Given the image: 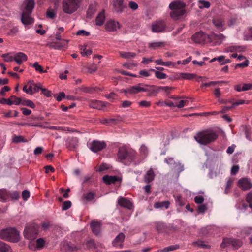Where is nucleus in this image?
Returning a JSON list of instances; mask_svg holds the SVG:
<instances>
[{"instance_id":"nucleus-12","label":"nucleus","mask_w":252,"mask_h":252,"mask_svg":"<svg viewBox=\"0 0 252 252\" xmlns=\"http://www.w3.org/2000/svg\"><path fill=\"white\" fill-rule=\"evenodd\" d=\"M238 186L244 191L249 190L252 186L251 181L246 178L240 179L238 182Z\"/></svg>"},{"instance_id":"nucleus-4","label":"nucleus","mask_w":252,"mask_h":252,"mask_svg":"<svg viewBox=\"0 0 252 252\" xmlns=\"http://www.w3.org/2000/svg\"><path fill=\"white\" fill-rule=\"evenodd\" d=\"M82 0H63L62 1V9L66 14H71L80 7Z\"/></svg>"},{"instance_id":"nucleus-23","label":"nucleus","mask_w":252,"mask_h":252,"mask_svg":"<svg viewBox=\"0 0 252 252\" xmlns=\"http://www.w3.org/2000/svg\"><path fill=\"white\" fill-rule=\"evenodd\" d=\"M93 232L96 235H98L100 231V222L97 221H92L90 224Z\"/></svg>"},{"instance_id":"nucleus-5","label":"nucleus","mask_w":252,"mask_h":252,"mask_svg":"<svg viewBox=\"0 0 252 252\" xmlns=\"http://www.w3.org/2000/svg\"><path fill=\"white\" fill-rule=\"evenodd\" d=\"M38 234V226L35 224L27 225L25 228L24 235L29 240L35 239Z\"/></svg>"},{"instance_id":"nucleus-59","label":"nucleus","mask_w":252,"mask_h":252,"mask_svg":"<svg viewBox=\"0 0 252 252\" xmlns=\"http://www.w3.org/2000/svg\"><path fill=\"white\" fill-rule=\"evenodd\" d=\"M42 88H43L42 87V85L40 83H36L35 84H33V94L34 93L38 92L39 90H42Z\"/></svg>"},{"instance_id":"nucleus-44","label":"nucleus","mask_w":252,"mask_h":252,"mask_svg":"<svg viewBox=\"0 0 252 252\" xmlns=\"http://www.w3.org/2000/svg\"><path fill=\"white\" fill-rule=\"evenodd\" d=\"M45 245V241L43 238L37 239L36 241V246L37 249H40L43 248Z\"/></svg>"},{"instance_id":"nucleus-25","label":"nucleus","mask_w":252,"mask_h":252,"mask_svg":"<svg viewBox=\"0 0 252 252\" xmlns=\"http://www.w3.org/2000/svg\"><path fill=\"white\" fill-rule=\"evenodd\" d=\"M105 20V11L103 10L96 16L95 19V24L97 26H102L104 24Z\"/></svg>"},{"instance_id":"nucleus-45","label":"nucleus","mask_w":252,"mask_h":252,"mask_svg":"<svg viewBox=\"0 0 252 252\" xmlns=\"http://www.w3.org/2000/svg\"><path fill=\"white\" fill-rule=\"evenodd\" d=\"M11 101H12V105L15 104L16 105H19L21 103V98L17 97L15 95L10 96Z\"/></svg>"},{"instance_id":"nucleus-3","label":"nucleus","mask_w":252,"mask_h":252,"mask_svg":"<svg viewBox=\"0 0 252 252\" xmlns=\"http://www.w3.org/2000/svg\"><path fill=\"white\" fill-rule=\"evenodd\" d=\"M0 238L16 243L19 241V233L13 228L3 229L0 231Z\"/></svg>"},{"instance_id":"nucleus-40","label":"nucleus","mask_w":252,"mask_h":252,"mask_svg":"<svg viewBox=\"0 0 252 252\" xmlns=\"http://www.w3.org/2000/svg\"><path fill=\"white\" fill-rule=\"evenodd\" d=\"M120 56L125 59L133 58L136 56V54L132 52H121L120 53Z\"/></svg>"},{"instance_id":"nucleus-30","label":"nucleus","mask_w":252,"mask_h":252,"mask_svg":"<svg viewBox=\"0 0 252 252\" xmlns=\"http://www.w3.org/2000/svg\"><path fill=\"white\" fill-rule=\"evenodd\" d=\"M96 10V9L95 5L93 4H90L87 11V17L91 18L92 16L95 13Z\"/></svg>"},{"instance_id":"nucleus-63","label":"nucleus","mask_w":252,"mask_h":252,"mask_svg":"<svg viewBox=\"0 0 252 252\" xmlns=\"http://www.w3.org/2000/svg\"><path fill=\"white\" fill-rule=\"evenodd\" d=\"M22 197L24 200H27L30 197V192L27 190H24L22 193Z\"/></svg>"},{"instance_id":"nucleus-61","label":"nucleus","mask_w":252,"mask_h":252,"mask_svg":"<svg viewBox=\"0 0 252 252\" xmlns=\"http://www.w3.org/2000/svg\"><path fill=\"white\" fill-rule=\"evenodd\" d=\"M105 96L108 99L113 100L117 96V94L114 92H111L109 94H105Z\"/></svg>"},{"instance_id":"nucleus-24","label":"nucleus","mask_w":252,"mask_h":252,"mask_svg":"<svg viewBox=\"0 0 252 252\" xmlns=\"http://www.w3.org/2000/svg\"><path fill=\"white\" fill-rule=\"evenodd\" d=\"M213 23L214 26L218 29H220L222 31L224 30L223 26L224 25V21L221 18H216L213 19Z\"/></svg>"},{"instance_id":"nucleus-39","label":"nucleus","mask_w":252,"mask_h":252,"mask_svg":"<svg viewBox=\"0 0 252 252\" xmlns=\"http://www.w3.org/2000/svg\"><path fill=\"white\" fill-rule=\"evenodd\" d=\"M150 71L155 72L156 77L159 79H164L167 77V75L165 73L159 71H155L154 69H150Z\"/></svg>"},{"instance_id":"nucleus-21","label":"nucleus","mask_w":252,"mask_h":252,"mask_svg":"<svg viewBox=\"0 0 252 252\" xmlns=\"http://www.w3.org/2000/svg\"><path fill=\"white\" fill-rule=\"evenodd\" d=\"M155 176V175L153 169L152 168H150L144 176V182L146 183H149L151 182L154 180Z\"/></svg>"},{"instance_id":"nucleus-34","label":"nucleus","mask_w":252,"mask_h":252,"mask_svg":"<svg viewBox=\"0 0 252 252\" xmlns=\"http://www.w3.org/2000/svg\"><path fill=\"white\" fill-rule=\"evenodd\" d=\"M170 202L168 201L163 202H157L154 204V207L155 208H160L165 207L166 209L168 208Z\"/></svg>"},{"instance_id":"nucleus-47","label":"nucleus","mask_w":252,"mask_h":252,"mask_svg":"<svg viewBox=\"0 0 252 252\" xmlns=\"http://www.w3.org/2000/svg\"><path fill=\"white\" fill-rule=\"evenodd\" d=\"M46 16L48 18L54 19L56 16V12L54 10H52L50 8H49L46 12Z\"/></svg>"},{"instance_id":"nucleus-33","label":"nucleus","mask_w":252,"mask_h":252,"mask_svg":"<svg viewBox=\"0 0 252 252\" xmlns=\"http://www.w3.org/2000/svg\"><path fill=\"white\" fill-rule=\"evenodd\" d=\"M96 89H98V88L93 87H88L84 86H82L79 88L80 91H82V92L89 94H93L94 92Z\"/></svg>"},{"instance_id":"nucleus-46","label":"nucleus","mask_w":252,"mask_h":252,"mask_svg":"<svg viewBox=\"0 0 252 252\" xmlns=\"http://www.w3.org/2000/svg\"><path fill=\"white\" fill-rule=\"evenodd\" d=\"M226 82L224 81H211L210 82H208V83H203L201 86V87L202 88L203 87H209L211 85H216L217 84H218V83H225Z\"/></svg>"},{"instance_id":"nucleus-38","label":"nucleus","mask_w":252,"mask_h":252,"mask_svg":"<svg viewBox=\"0 0 252 252\" xmlns=\"http://www.w3.org/2000/svg\"><path fill=\"white\" fill-rule=\"evenodd\" d=\"M10 250V247L6 243L0 241V252H8Z\"/></svg>"},{"instance_id":"nucleus-54","label":"nucleus","mask_w":252,"mask_h":252,"mask_svg":"<svg viewBox=\"0 0 252 252\" xmlns=\"http://www.w3.org/2000/svg\"><path fill=\"white\" fill-rule=\"evenodd\" d=\"M71 202L70 201H64L62 205V210L63 211L67 210L71 206Z\"/></svg>"},{"instance_id":"nucleus-53","label":"nucleus","mask_w":252,"mask_h":252,"mask_svg":"<svg viewBox=\"0 0 252 252\" xmlns=\"http://www.w3.org/2000/svg\"><path fill=\"white\" fill-rule=\"evenodd\" d=\"M219 40V35L215 33H212L210 35H208V41L207 42H212L213 40Z\"/></svg>"},{"instance_id":"nucleus-27","label":"nucleus","mask_w":252,"mask_h":252,"mask_svg":"<svg viewBox=\"0 0 252 252\" xmlns=\"http://www.w3.org/2000/svg\"><path fill=\"white\" fill-rule=\"evenodd\" d=\"M128 156V152L127 150L125 148H119L118 157V158L121 160H123L126 159Z\"/></svg>"},{"instance_id":"nucleus-26","label":"nucleus","mask_w":252,"mask_h":252,"mask_svg":"<svg viewBox=\"0 0 252 252\" xmlns=\"http://www.w3.org/2000/svg\"><path fill=\"white\" fill-rule=\"evenodd\" d=\"M143 85H145V84L139 83L137 85L130 87L131 94H136L139 92H144V86H143Z\"/></svg>"},{"instance_id":"nucleus-56","label":"nucleus","mask_w":252,"mask_h":252,"mask_svg":"<svg viewBox=\"0 0 252 252\" xmlns=\"http://www.w3.org/2000/svg\"><path fill=\"white\" fill-rule=\"evenodd\" d=\"M246 200L249 204V207L252 209V192H249L247 194Z\"/></svg>"},{"instance_id":"nucleus-42","label":"nucleus","mask_w":252,"mask_h":252,"mask_svg":"<svg viewBox=\"0 0 252 252\" xmlns=\"http://www.w3.org/2000/svg\"><path fill=\"white\" fill-rule=\"evenodd\" d=\"M165 46V43L163 42H157L151 43L149 45V47L151 48L156 49V48H159L160 47H163Z\"/></svg>"},{"instance_id":"nucleus-37","label":"nucleus","mask_w":252,"mask_h":252,"mask_svg":"<svg viewBox=\"0 0 252 252\" xmlns=\"http://www.w3.org/2000/svg\"><path fill=\"white\" fill-rule=\"evenodd\" d=\"M180 76L184 79L191 80L196 77V74L192 73H181L180 74Z\"/></svg>"},{"instance_id":"nucleus-8","label":"nucleus","mask_w":252,"mask_h":252,"mask_svg":"<svg viewBox=\"0 0 252 252\" xmlns=\"http://www.w3.org/2000/svg\"><path fill=\"white\" fill-rule=\"evenodd\" d=\"M144 86V92H147L148 96H156L159 93L158 86L156 85H150L145 84L143 85Z\"/></svg>"},{"instance_id":"nucleus-51","label":"nucleus","mask_w":252,"mask_h":252,"mask_svg":"<svg viewBox=\"0 0 252 252\" xmlns=\"http://www.w3.org/2000/svg\"><path fill=\"white\" fill-rule=\"evenodd\" d=\"M32 66L35 68L36 71L40 73L43 72V68L42 66L40 65L38 62L34 63L33 64H32Z\"/></svg>"},{"instance_id":"nucleus-18","label":"nucleus","mask_w":252,"mask_h":252,"mask_svg":"<svg viewBox=\"0 0 252 252\" xmlns=\"http://www.w3.org/2000/svg\"><path fill=\"white\" fill-rule=\"evenodd\" d=\"M122 179L116 176L105 175L103 177V182L107 185L115 184L117 181H121Z\"/></svg>"},{"instance_id":"nucleus-43","label":"nucleus","mask_w":252,"mask_h":252,"mask_svg":"<svg viewBox=\"0 0 252 252\" xmlns=\"http://www.w3.org/2000/svg\"><path fill=\"white\" fill-rule=\"evenodd\" d=\"M198 2L200 4L199 6V8L200 9H203L204 8H208L211 5V4L209 1H205L203 0H199Z\"/></svg>"},{"instance_id":"nucleus-57","label":"nucleus","mask_w":252,"mask_h":252,"mask_svg":"<svg viewBox=\"0 0 252 252\" xmlns=\"http://www.w3.org/2000/svg\"><path fill=\"white\" fill-rule=\"evenodd\" d=\"M0 103L2 104H7L8 105H12V101H11L10 97L8 98H1L0 99Z\"/></svg>"},{"instance_id":"nucleus-28","label":"nucleus","mask_w":252,"mask_h":252,"mask_svg":"<svg viewBox=\"0 0 252 252\" xmlns=\"http://www.w3.org/2000/svg\"><path fill=\"white\" fill-rule=\"evenodd\" d=\"M156 229L159 233H165L167 231V226L162 222H157L156 224Z\"/></svg>"},{"instance_id":"nucleus-20","label":"nucleus","mask_w":252,"mask_h":252,"mask_svg":"<svg viewBox=\"0 0 252 252\" xmlns=\"http://www.w3.org/2000/svg\"><path fill=\"white\" fill-rule=\"evenodd\" d=\"M31 14L22 12L21 20L24 25H30L32 24L34 19L30 17Z\"/></svg>"},{"instance_id":"nucleus-11","label":"nucleus","mask_w":252,"mask_h":252,"mask_svg":"<svg viewBox=\"0 0 252 252\" xmlns=\"http://www.w3.org/2000/svg\"><path fill=\"white\" fill-rule=\"evenodd\" d=\"M166 24L164 21H156L152 25V31L154 32H159L165 29Z\"/></svg>"},{"instance_id":"nucleus-10","label":"nucleus","mask_w":252,"mask_h":252,"mask_svg":"<svg viewBox=\"0 0 252 252\" xmlns=\"http://www.w3.org/2000/svg\"><path fill=\"white\" fill-rule=\"evenodd\" d=\"M34 5V0H25L23 3V9L22 12L31 14Z\"/></svg>"},{"instance_id":"nucleus-9","label":"nucleus","mask_w":252,"mask_h":252,"mask_svg":"<svg viewBox=\"0 0 252 252\" xmlns=\"http://www.w3.org/2000/svg\"><path fill=\"white\" fill-rule=\"evenodd\" d=\"M106 144L104 141L94 140L90 144V149L94 152H97L104 149Z\"/></svg>"},{"instance_id":"nucleus-64","label":"nucleus","mask_w":252,"mask_h":252,"mask_svg":"<svg viewBox=\"0 0 252 252\" xmlns=\"http://www.w3.org/2000/svg\"><path fill=\"white\" fill-rule=\"evenodd\" d=\"M204 200V197L202 196H197L194 198V201L197 204H202Z\"/></svg>"},{"instance_id":"nucleus-49","label":"nucleus","mask_w":252,"mask_h":252,"mask_svg":"<svg viewBox=\"0 0 252 252\" xmlns=\"http://www.w3.org/2000/svg\"><path fill=\"white\" fill-rule=\"evenodd\" d=\"M175 200L176 203L180 206H183L185 204L184 199L181 195H178L176 197Z\"/></svg>"},{"instance_id":"nucleus-1","label":"nucleus","mask_w":252,"mask_h":252,"mask_svg":"<svg viewBox=\"0 0 252 252\" xmlns=\"http://www.w3.org/2000/svg\"><path fill=\"white\" fill-rule=\"evenodd\" d=\"M186 4L180 0H176L172 2L169 5V8L172 10L170 12V16L174 20L179 19L183 15L186 10L184 9Z\"/></svg>"},{"instance_id":"nucleus-50","label":"nucleus","mask_w":252,"mask_h":252,"mask_svg":"<svg viewBox=\"0 0 252 252\" xmlns=\"http://www.w3.org/2000/svg\"><path fill=\"white\" fill-rule=\"evenodd\" d=\"M12 61H15L18 64H21L22 63V61L21 60L15 57L14 58L9 57L8 59L5 58L4 59V61L5 62H11Z\"/></svg>"},{"instance_id":"nucleus-58","label":"nucleus","mask_w":252,"mask_h":252,"mask_svg":"<svg viewBox=\"0 0 252 252\" xmlns=\"http://www.w3.org/2000/svg\"><path fill=\"white\" fill-rule=\"evenodd\" d=\"M207 210V205L206 204L200 205L197 209L198 213H204Z\"/></svg>"},{"instance_id":"nucleus-7","label":"nucleus","mask_w":252,"mask_h":252,"mask_svg":"<svg viewBox=\"0 0 252 252\" xmlns=\"http://www.w3.org/2000/svg\"><path fill=\"white\" fill-rule=\"evenodd\" d=\"M191 39L197 44H202L208 43V35L204 33L203 32H198L194 34Z\"/></svg>"},{"instance_id":"nucleus-17","label":"nucleus","mask_w":252,"mask_h":252,"mask_svg":"<svg viewBox=\"0 0 252 252\" xmlns=\"http://www.w3.org/2000/svg\"><path fill=\"white\" fill-rule=\"evenodd\" d=\"M125 238V234L121 232L115 238L112 242L113 246L122 248L123 247V242Z\"/></svg>"},{"instance_id":"nucleus-41","label":"nucleus","mask_w":252,"mask_h":252,"mask_svg":"<svg viewBox=\"0 0 252 252\" xmlns=\"http://www.w3.org/2000/svg\"><path fill=\"white\" fill-rule=\"evenodd\" d=\"M9 197V195L5 189H0V199L2 200H6Z\"/></svg>"},{"instance_id":"nucleus-55","label":"nucleus","mask_w":252,"mask_h":252,"mask_svg":"<svg viewBox=\"0 0 252 252\" xmlns=\"http://www.w3.org/2000/svg\"><path fill=\"white\" fill-rule=\"evenodd\" d=\"M233 183V180L231 178H229L227 181L226 187H225V193H226V194L228 193V189L230 188Z\"/></svg>"},{"instance_id":"nucleus-36","label":"nucleus","mask_w":252,"mask_h":252,"mask_svg":"<svg viewBox=\"0 0 252 252\" xmlns=\"http://www.w3.org/2000/svg\"><path fill=\"white\" fill-rule=\"evenodd\" d=\"M20 104L23 106H28L32 108H34L35 107V105L34 103L32 100L29 99L26 100L21 99V103Z\"/></svg>"},{"instance_id":"nucleus-6","label":"nucleus","mask_w":252,"mask_h":252,"mask_svg":"<svg viewBox=\"0 0 252 252\" xmlns=\"http://www.w3.org/2000/svg\"><path fill=\"white\" fill-rule=\"evenodd\" d=\"M242 245L243 242L240 239L232 238H225L223 239L220 246L222 248H225L231 245L234 249H238L240 248Z\"/></svg>"},{"instance_id":"nucleus-32","label":"nucleus","mask_w":252,"mask_h":252,"mask_svg":"<svg viewBox=\"0 0 252 252\" xmlns=\"http://www.w3.org/2000/svg\"><path fill=\"white\" fill-rule=\"evenodd\" d=\"M192 244L194 246H197L200 248H202L203 249H209L210 248V246L209 245H206L204 243V241L201 240H198L196 241H193Z\"/></svg>"},{"instance_id":"nucleus-62","label":"nucleus","mask_w":252,"mask_h":252,"mask_svg":"<svg viewBox=\"0 0 252 252\" xmlns=\"http://www.w3.org/2000/svg\"><path fill=\"white\" fill-rule=\"evenodd\" d=\"M252 89V85L251 83H244L242 86L243 91H245L247 90H250Z\"/></svg>"},{"instance_id":"nucleus-15","label":"nucleus","mask_w":252,"mask_h":252,"mask_svg":"<svg viewBox=\"0 0 252 252\" xmlns=\"http://www.w3.org/2000/svg\"><path fill=\"white\" fill-rule=\"evenodd\" d=\"M108 103L97 100H90L89 103V106L93 109L100 110L102 107H105Z\"/></svg>"},{"instance_id":"nucleus-2","label":"nucleus","mask_w":252,"mask_h":252,"mask_svg":"<svg viewBox=\"0 0 252 252\" xmlns=\"http://www.w3.org/2000/svg\"><path fill=\"white\" fill-rule=\"evenodd\" d=\"M218 138V135L213 132L204 131L198 132L194 139L199 143L206 145L214 141Z\"/></svg>"},{"instance_id":"nucleus-35","label":"nucleus","mask_w":252,"mask_h":252,"mask_svg":"<svg viewBox=\"0 0 252 252\" xmlns=\"http://www.w3.org/2000/svg\"><path fill=\"white\" fill-rule=\"evenodd\" d=\"M12 142L15 143H18L20 142L26 143L28 140L25 139L24 137L21 135H15L12 138Z\"/></svg>"},{"instance_id":"nucleus-22","label":"nucleus","mask_w":252,"mask_h":252,"mask_svg":"<svg viewBox=\"0 0 252 252\" xmlns=\"http://www.w3.org/2000/svg\"><path fill=\"white\" fill-rule=\"evenodd\" d=\"M118 203L120 206L128 209H131L133 207L132 203L126 198H120L118 200Z\"/></svg>"},{"instance_id":"nucleus-19","label":"nucleus","mask_w":252,"mask_h":252,"mask_svg":"<svg viewBox=\"0 0 252 252\" xmlns=\"http://www.w3.org/2000/svg\"><path fill=\"white\" fill-rule=\"evenodd\" d=\"M63 43H57V42H51L48 43L46 44V46L49 47L50 48H52L54 49H58L61 50L63 47L67 45L68 42V40H63Z\"/></svg>"},{"instance_id":"nucleus-13","label":"nucleus","mask_w":252,"mask_h":252,"mask_svg":"<svg viewBox=\"0 0 252 252\" xmlns=\"http://www.w3.org/2000/svg\"><path fill=\"white\" fill-rule=\"evenodd\" d=\"M120 27L119 23L113 20L107 21L105 25L106 30L111 32L116 31Z\"/></svg>"},{"instance_id":"nucleus-14","label":"nucleus","mask_w":252,"mask_h":252,"mask_svg":"<svg viewBox=\"0 0 252 252\" xmlns=\"http://www.w3.org/2000/svg\"><path fill=\"white\" fill-rule=\"evenodd\" d=\"M78 142L76 137H68L66 140V147L69 150H74L77 147Z\"/></svg>"},{"instance_id":"nucleus-29","label":"nucleus","mask_w":252,"mask_h":252,"mask_svg":"<svg viewBox=\"0 0 252 252\" xmlns=\"http://www.w3.org/2000/svg\"><path fill=\"white\" fill-rule=\"evenodd\" d=\"M95 194L93 192H89L87 193L83 194L82 196V199L84 201H90L94 198Z\"/></svg>"},{"instance_id":"nucleus-52","label":"nucleus","mask_w":252,"mask_h":252,"mask_svg":"<svg viewBox=\"0 0 252 252\" xmlns=\"http://www.w3.org/2000/svg\"><path fill=\"white\" fill-rule=\"evenodd\" d=\"M28 247L30 250L32 251H36L37 250L36 246V241L34 240H30L28 244Z\"/></svg>"},{"instance_id":"nucleus-60","label":"nucleus","mask_w":252,"mask_h":252,"mask_svg":"<svg viewBox=\"0 0 252 252\" xmlns=\"http://www.w3.org/2000/svg\"><path fill=\"white\" fill-rule=\"evenodd\" d=\"M129 7L133 10L135 11L138 8V4L134 1H130L128 4Z\"/></svg>"},{"instance_id":"nucleus-16","label":"nucleus","mask_w":252,"mask_h":252,"mask_svg":"<svg viewBox=\"0 0 252 252\" xmlns=\"http://www.w3.org/2000/svg\"><path fill=\"white\" fill-rule=\"evenodd\" d=\"M113 6L115 12L117 13H122L126 7L124 4V0H113Z\"/></svg>"},{"instance_id":"nucleus-48","label":"nucleus","mask_w":252,"mask_h":252,"mask_svg":"<svg viewBox=\"0 0 252 252\" xmlns=\"http://www.w3.org/2000/svg\"><path fill=\"white\" fill-rule=\"evenodd\" d=\"M15 57L21 60L22 61H26L27 60V56L23 52H19L15 55Z\"/></svg>"},{"instance_id":"nucleus-31","label":"nucleus","mask_w":252,"mask_h":252,"mask_svg":"<svg viewBox=\"0 0 252 252\" xmlns=\"http://www.w3.org/2000/svg\"><path fill=\"white\" fill-rule=\"evenodd\" d=\"M180 247L179 245H171L168 247H165L162 250H159L158 251V252H168L170 251H172L174 250H177L179 249Z\"/></svg>"}]
</instances>
